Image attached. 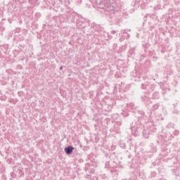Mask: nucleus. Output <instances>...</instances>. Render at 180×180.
I'll return each mask as SVG.
<instances>
[{"label": "nucleus", "mask_w": 180, "mask_h": 180, "mask_svg": "<svg viewBox=\"0 0 180 180\" xmlns=\"http://www.w3.org/2000/svg\"><path fill=\"white\" fill-rule=\"evenodd\" d=\"M117 124L118 126H122V121L121 120L117 121Z\"/></svg>", "instance_id": "nucleus-7"}, {"label": "nucleus", "mask_w": 180, "mask_h": 180, "mask_svg": "<svg viewBox=\"0 0 180 180\" xmlns=\"http://www.w3.org/2000/svg\"><path fill=\"white\" fill-rule=\"evenodd\" d=\"M128 108H130L131 110H133V111L134 112V110H136V105L134 104V103H131L129 104Z\"/></svg>", "instance_id": "nucleus-4"}, {"label": "nucleus", "mask_w": 180, "mask_h": 180, "mask_svg": "<svg viewBox=\"0 0 180 180\" xmlns=\"http://www.w3.org/2000/svg\"><path fill=\"white\" fill-rule=\"evenodd\" d=\"M85 171H88V168H85Z\"/></svg>", "instance_id": "nucleus-11"}, {"label": "nucleus", "mask_w": 180, "mask_h": 180, "mask_svg": "<svg viewBox=\"0 0 180 180\" xmlns=\"http://www.w3.org/2000/svg\"><path fill=\"white\" fill-rule=\"evenodd\" d=\"M120 147H121V148H126V143L122 141H120Z\"/></svg>", "instance_id": "nucleus-5"}, {"label": "nucleus", "mask_w": 180, "mask_h": 180, "mask_svg": "<svg viewBox=\"0 0 180 180\" xmlns=\"http://www.w3.org/2000/svg\"><path fill=\"white\" fill-rule=\"evenodd\" d=\"M131 133L136 137V126L134 124H131Z\"/></svg>", "instance_id": "nucleus-3"}, {"label": "nucleus", "mask_w": 180, "mask_h": 180, "mask_svg": "<svg viewBox=\"0 0 180 180\" xmlns=\"http://www.w3.org/2000/svg\"><path fill=\"white\" fill-rule=\"evenodd\" d=\"M116 149V146H112L111 147V150H115Z\"/></svg>", "instance_id": "nucleus-9"}, {"label": "nucleus", "mask_w": 180, "mask_h": 180, "mask_svg": "<svg viewBox=\"0 0 180 180\" xmlns=\"http://www.w3.org/2000/svg\"><path fill=\"white\" fill-rule=\"evenodd\" d=\"M60 70H63V66H60Z\"/></svg>", "instance_id": "nucleus-10"}, {"label": "nucleus", "mask_w": 180, "mask_h": 180, "mask_svg": "<svg viewBox=\"0 0 180 180\" xmlns=\"http://www.w3.org/2000/svg\"><path fill=\"white\" fill-rule=\"evenodd\" d=\"M134 5H136V3H134Z\"/></svg>", "instance_id": "nucleus-13"}, {"label": "nucleus", "mask_w": 180, "mask_h": 180, "mask_svg": "<svg viewBox=\"0 0 180 180\" xmlns=\"http://www.w3.org/2000/svg\"><path fill=\"white\" fill-rule=\"evenodd\" d=\"M117 33V31L116 30L111 31V34H116Z\"/></svg>", "instance_id": "nucleus-8"}, {"label": "nucleus", "mask_w": 180, "mask_h": 180, "mask_svg": "<svg viewBox=\"0 0 180 180\" xmlns=\"http://www.w3.org/2000/svg\"><path fill=\"white\" fill-rule=\"evenodd\" d=\"M112 131V129L110 130V131Z\"/></svg>", "instance_id": "nucleus-14"}, {"label": "nucleus", "mask_w": 180, "mask_h": 180, "mask_svg": "<svg viewBox=\"0 0 180 180\" xmlns=\"http://www.w3.org/2000/svg\"><path fill=\"white\" fill-rule=\"evenodd\" d=\"M96 4H98V8L101 13H104L106 16H109L110 19L115 16V7L112 6L110 0H95Z\"/></svg>", "instance_id": "nucleus-1"}, {"label": "nucleus", "mask_w": 180, "mask_h": 180, "mask_svg": "<svg viewBox=\"0 0 180 180\" xmlns=\"http://www.w3.org/2000/svg\"><path fill=\"white\" fill-rule=\"evenodd\" d=\"M92 173L95 172V170L91 171Z\"/></svg>", "instance_id": "nucleus-12"}, {"label": "nucleus", "mask_w": 180, "mask_h": 180, "mask_svg": "<svg viewBox=\"0 0 180 180\" xmlns=\"http://www.w3.org/2000/svg\"><path fill=\"white\" fill-rule=\"evenodd\" d=\"M109 167H110V161L107 160L105 162V168H109Z\"/></svg>", "instance_id": "nucleus-6"}, {"label": "nucleus", "mask_w": 180, "mask_h": 180, "mask_svg": "<svg viewBox=\"0 0 180 180\" xmlns=\"http://www.w3.org/2000/svg\"><path fill=\"white\" fill-rule=\"evenodd\" d=\"M64 151L65 153L68 154V155H70V154L74 151V148L72 147V146H69L65 148Z\"/></svg>", "instance_id": "nucleus-2"}]
</instances>
